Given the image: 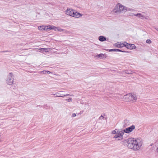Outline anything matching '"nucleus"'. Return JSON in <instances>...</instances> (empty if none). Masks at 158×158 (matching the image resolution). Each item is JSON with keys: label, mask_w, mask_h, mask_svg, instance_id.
<instances>
[{"label": "nucleus", "mask_w": 158, "mask_h": 158, "mask_svg": "<svg viewBox=\"0 0 158 158\" xmlns=\"http://www.w3.org/2000/svg\"><path fill=\"white\" fill-rule=\"evenodd\" d=\"M125 101L135 102L137 99V97L135 94H129L124 96L123 98Z\"/></svg>", "instance_id": "1"}, {"label": "nucleus", "mask_w": 158, "mask_h": 158, "mask_svg": "<svg viewBox=\"0 0 158 158\" xmlns=\"http://www.w3.org/2000/svg\"><path fill=\"white\" fill-rule=\"evenodd\" d=\"M143 143L142 140L139 139H136L133 149L134 151L139 150L141 148Z\"/></svg>", "instance_id": "2"}, {"label": "nucleus", "mask_w": 158, "mask_h": 158, "mask_svg": "<svg viewBox=\"0 0 158 158\" xmlns=\"http://www.w3.org/2000/svg\"><path fill=\"white\" fill-rule=\"evenodd\" d=\"M136 140V139L132 138H129L127 139V146L128 148L133 150Z\"/></svg>", "instance_id": "3"}, {"label": "nucleus", "mask_w": 158, "mask_h": 158, "mask_svg": "<svg viewBox=\"0 0 158 158\" xmlns=\"http://www.w3.org/2000/svg\"><path fill=\"white\" fill-rule=\"evenodd\" d=\"M124 134V131H123V130L118 131H117L116 134L114 136L113 138H114L115 140H121L123 139V135Z\"/></svg>", "instance_id": "4"}, {"label": "nucleus", "mask_w": 158, "mask_h": 158, "mask_svg": "<svg viewBox=\"0 0 158 158\" xmlns=\"http://www.w3.org/2000/svg\"><path fill=\"white\" fill-rule=\"evenodd\" d=\"M14 78L12 73H10L6 79V83L10 85H11L14 82Z\"/></svg>", "instance_id": "5"}, {"label": "nucleus", "mask_w": 158, "mask_h": 158, "mask_svg": "<svg viewBox=\"0 0 158 158\" xmlns=\"http://www.w3.org/2000/svg\"><path fill=\"white\" fill-rule=\"evenodd\" d=\"M82 15L74 10H72V11H70V16L72 17L78 18L81 17Z\"/></svg>", "instance_id": "6"}, {"label": "nucleus", "mask_w": 158, "mask_h": 158, "mask_svg": "<svg viewBox=\"0 0 158 158\" xmlns=\"http://www.w3.org/2000/svg\"><path fill=\"white\" fill-rule=\"evenodd\" d=\"M129 44L126 43L124 42L123 43H121V42H118L117 44H115V46H116L117 47L119 48H122L124 46L126 47L127 48V46L128 47V45H129Z\"/></svg>", "instance_id": "7"}, {"label": "nucleus", "mask_w": 158, "mask_h": 158, "mask_svg": "<svg viewBox=\"0 0 158 158\" xmlns=\"http://www.w3.org/2000/svg\"><path fill=\"white\" fill-rule=\"evenodd\" d=\"M119 7H119L118 4L113 10L112 11L113 14H119L121 13Z\"/></svg>", "instance_id": "8"}, {"label": "nucleus", "mask_w": 158, "mask_h": 158, "mask_svg": "<svg viewBox=\"0 0 158 158\" xmlns=\"http://www.w3.org/2000/svg\"><path fill=\"white\" fill-rule=\"evenodd\" d=\"M135 126L133 125L123 130V131H124V133H128L132 131L135 129Z\"/></svg>", "instance_id": "9"}, {"label": "nucleus", "mask_w": 158, "mask_h": 158, "mask_svg": "<svg viewBox=\"0 0 158 158\" xmlns=\"http://www.w3.org/2000/svg\"><path fill=\"white\" fill-rule=\"evenodd\" d=\"M118 5L119 7V9H120V10H121L120 11L121 13H124L126 12L127 11L126 7L123 6L121 4L118 3Z\"/></svg>", "instance_id": "10"}, {"label": "nucleus", "mask_w": 158, "mask_h": 158, "mask_svg": "<svg viewBox=\"0 0 158 158\" xmlns=\"http://www.w3.org/2000/svg\"><path fill=\"white\" fill-rule=\"evenodd\" d=\"M132 14L134 15V16H137L139 18L142 19H146V17L144 16V15L141 13H138L136 15L134 14Z\"/></svg>", "instance_id": "11"}, {"label": "nucleus", "mask_w": 158, "mask_h": 158, "mask_svg": "<svg viewBox=\"0 0 158 158\" xmlns=\"http://www.w3.org/2000/svg\"><path fill=\"white\" fill-rule=\"evenodd\" d=\"M53 95H55L56 97H64L67 95H69V94H66V95H65L64 94H60V93H57L56 94H52Z\"/></svg>", "instance_id": "12"}, {"label": "nucleus", "mask_w": 158, "mask_h": 158, "mask_svg": "<svg viewBox=\"0 0 158 158\" xmlns=\"http://www.w3.org/2000/svg\"><path fill=\"white\" fill-rule=\"evenodd\" d=\"M129 45L127 47V48H129L130 49H134L135 48V45L134 44H129Z\"/></svg>", "instance_id": "13"}, {"label": "nucleus", "mask_w": 158, "mask_h": 158, "mask_svg": "<svg viewBox=\"0 0 158 158\" xmlns=\"http://www.w3.org/2000/svg\"><path fill=\"white\" fill-rule=\"evenodd\" d=\"M98 40L101 42L106 40V38L103 36H100L98 37Z\"/></svg>", "instance_id": "14"}, {"label": "nucleus", "mask_w": 158, "mask_h": 158, "mask_svg": "<svg viewBox=\"0 0 158 158\" xmlns=\"http://www.w3.org/2000/svg\"><path fill=\"white\" fill-rule=\"evenodd\" d=\"M96 56L102 59L106 58L105 55L102 53Z\"/></svg>", "instance_id": "15"}, {"label": "nucleus", "mask_w": 158, "mask_h": 158, "mask_svg": "<svg viewBox=\"0 0 158 158\" xmlns=\"http://www.w3.org/2000/svg\"><path fill=\"white\" fill-rule=\"evenodd\" d=\"M53 30L55 31H59L60 32L62 31H63V30L60 28V27H56L55 26Z\"/></svg>", "instance_id": "16"}, {"label": "nucleus", "mask_w": 158, "mask_h": 158, "mask_svg": "<svg viewBox=\"0 0 158 158\" xmlns=\"http://www.w3.org/2000/svg\"><path fill=\"white\" fill-rule=\"evenodd\" d=\"M124 126L126 127L130 124V122L129 120L125 119L124 120Z\"/></svg>", "instance_id": "17"}, {"label": "nucleus", "mask_w": 158, "mask_h": 158, "mask_svg": "<svg viewBox=\"0 0 158 158\" xmlns=\"http://www.w3.org/2000/svg\"><path fill=\"white\" fill-rule=\"evenodd\" d=\"M110 52L114 51V52H125V51H122L118 49H110L109 50Z\"/></svg>", "instance_id": "18"}, {"label": "nucleus", "mask_w": 158, "mask_h": 158, "mask_svg": "<svg viewBox=\"0 0 158 158\" xmlns=\"http://www.w3.org/2000/svg\"><path fill=\"white\" fill-rule=\"evenodd\" d=\"M39 49L42 51L43 52L44 51L45 52H48L49 51L48 48H41Z\"/></svg>", "instance_id": "19"}, {"label": "nucleus", "mask_w": 158, "mask_h": 158, "mask_svg": "<svg viewBox=\"0 0 158 158\" xmlns=\"http://www.w3.org/2000/svg\"><path fill=\"white\" fill-rule=\"evenodd\" d=\"M70 96L71 97V98H70V102L73 101H74V98H73L74 96L73 95H70Z\"/></svg>", "instance_id": "20"}, {"label": "nucleus", "mask_w": 158, "mask_h": 158, "mask_svg": "<svg viewBox=\"0 0 158 158\" xmlns=\"http://www.w3.org/2000/svg\"><path fill=\"white\" fill-rule=\"evenodd\" d=\"M49 25L48 26H44V30L48 31L49 29H50L49 28Z\"/></svg>", "instance_id": "21"}, {"label": "nucleus", "mask_w": 158, "mask_h": 158, "mask_svg": "<svg viewBox=\"0 0 158 158\" xmlns=\"http://www.w3.org/2000/svg\"><path fill=\"white\" fill-rule=\"evenodd\" d=\"M44 26H40L38 27V29L40 31L44 30Z\"/></svg>", "instance_id": "22"}, {"label": "nucleus", "mask_w": 158, "mask_h": 158, "mask_svg": "<svg viewBox=\"0 0 158 158\" xmlns=\"http://www.w3.org/2000/svg\"><path fill=\"white\" fill-rule=\"evenodd\" d=\"M49 28L50 29V30H54L55 26L49 25Z\"/></svg>", "instance_id": "23"}, {"label": "nucleus", "mask_w": 158, "mask_h": 158, "mask_svg": "<svg viewBox=\"0 0 158 158\" xmlns=\"http://www.w3.org/2000/svg\"><path fill=\"white\" fill-rule=\"evenodd\" d=\"M146 42L148 44H151L152 43V41L151 40L149 39H148L146 41Z\"/></svg>", "instance_id": "24"}, {"label": "nucleus", "mask_w": 158, "mask_h": 158, "mask_svg": "<svg viewBox=\"0 0 158 158\" xmlns=\"http://www.w3.org/2000/svg\"><path fill=\"white\" fill-rule=\"evenodd\" d=\"M112 134H113L116 135L117 133V131L116 132L115 130H113L112 131Z\"/></svg>", "instance_id": "25"}, {"label": "nucleus", "mask_w": 158, "mask_h": 158, "mask_svg": "<svg viewBox=\"0 0 158 158\" xmlns=\"http://www.w3.org/2000/svg\"><path fill=\"white\" fill-rule=\"evenodd\" d=\"M104 118V117L102 116V115H101L100 116L99 118V119L100 120H102Z\"/></svg>", "instance_id": "26"}, {"label": "nucleus", "mask_w": 158, "mask_h": 158, "mask_svg": "<svg viewBox=\"0 0 158 158\" xmlns=\"http://www.w3.org/2000/svg\"><path fill=\"white\" fill-rule=\"evenodd\" d=\"M76 114L75 113H73V114L72 115V116L73 117H75L76 116Z\"/></svg>", "instance_id": "27"}, {"label": "nucleus", "mask_w": 158, "mask_h": 158, "mask_svg": "<svg viewBox=\"0 0 158 158\" xmlns=\"http://www.w3.org/2000/svg\"><path fill=\"white\" fill-rule=\"evenodd\" d=\"M46 72H47L46 71H43L41 72L42 73L44 74L46 73Z\"/></svg>", "instance_id": "28"}, {"label": "nucleus", "mask_w": 158, "mask_h": 158, "mask_svg": "<svg viewBox=\"0 0 158 158\" xmlns=\"http://www.w3.org/2000/svg\"><path fill=\"white\" fill-rule=\"evenodd\" d=\"M68 10H69V9H68V8L67 9V11H66V14H67V15H69V13L68 12Z\"/></svg>", "instance_id": "29"}, {"label": "nucleus", "mask_w": 158, "mask_h": 158, "mask_svg": "<svg viewBox=\"0 0 158 158\" xmlns=\"http://www.w3.org/2000/svg\"><path fill=\"white\" fill-rule=\"evenodd\" d=\"M48 74H50L51 73V72L49 71H47V72Z\"/></svg>", "instance_id": "30"}, {"label": "nucleus", "mask_w": 158, "mask_h": 158, "mask_svg": "<svg viewBox=\"0 0 158 158\" xmlns=\"http://www.w3.org/2000/svg\"><path fill=\"white\" fill-rule=\"evenodd\" d=\"M65 100L66 101H67L68 102H69V99H65Z\"/></svg>", "instance_id": "31"}, {"label": "nucleus", "mask_w": 158, "mask_h": 158, "mask_svg": "<svg viewBox=\"0 0 158 158\" xmlns=\"http://www.w3.org/2000/svg\"><path fill=\"white\" fill-rule=\"evenodd\" d=\"M89 106V104H85V106Z\"/></svg>", "instance_id": "32"}, {"label": "nucleus", "mask_w": 158, "mask_h": 158, "mask_svg": "<svg viewBox=\"0 0 158 158\" xmlns=\"http://www.w3.org/2000/svg\"><path fill=\"white\" fill-rule=\"evenodd\" d=\"M155 28L158 31V28Z\"/></svg>", "instance_id": "33"}, {"label": "nucleus", "mask_w": 158, "mask_h": 158, "mask_svg": "<svg viewBox=\"0 0 158 158\" xmlns=\"http://www.w3.org/2000/svg\"><path fill=\"white\" fill-rule=\"evenodd\" d=\"M81 114V112H80V113L78 114Z\"/></svg>", "instance_id": "34"}, {"label": "nucleus", "mask_w": 158, "mask_h": 158, "mask_svg": "<svg viewBox=\"0 0 158 158\" xmlns=\"http://www.w3.org/2000/svg\"><path fill=\"white\" fill-rule=\"evenodd\" d=\"M64 92L63 91H62V92H61V93H63Z\"/></svg>", "instance_id": "35"}]
</instances>
